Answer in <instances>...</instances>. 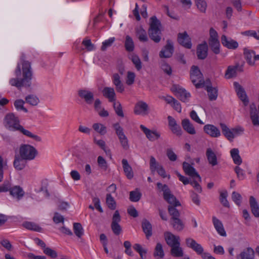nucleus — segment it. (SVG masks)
Instances as JSON below:
<instances>
[{
	"label": "nucleus",
	"instance_id": "1",
	"mask_svg": "<svg viewBox=\"0 0 259 259\" xmlns=\"http://www.w3.org/2000/svg\"><path fill=\"white\" fill-rule=\"evenodd\" d=\"M25 56L22 55L20 60L22 68L20 64H18L15 70V77L12 78L9 80V83L20 90L22 88H29L31 85L33 77L32 69L31 63L25 60Z\"/></svg>",
	"mask_w": 259,
	"mask_h": 259
},
{
	"label": "nucleus",
	"instance_id": "2",
	"mask_svg": "<svg viewBox=\"0 0 259 259\" xmlns=\"http://www.w3.org/2000/svg\"><path fill=\"white\" fill-rule=\"evenodd\" d=\"M4 124L6 128L13 131H19L24 135L33 139L36 142H41L40 137L35 135L30 131L25 130L20 125L18 117L13 113L7 114L4 118Z\"/></svg>",
	"mask_w": 259,
	"mask_h": 259
},
{
	"label": "nucleus",
	"instance_id": "3",
	"mask_svg": "<svg viewBox=\"0 0 259 259\" xmlns=\"http://www.w3.org/2000/svg\"><path fill=\"white\" fill-rule=\"evenodd\" d=\"M161 24L160 21L155 16L150 19V27L148 32L149 37L154 42L158 43L161 40V31L160 29Z\"/></svg>",
	"mask_w": 259,
	"mask_h": 259
},
{
	"label": "nucleus",
	"instance_id": "4",
	"mask_svg": "<svg viewBox=\"0 0 259 259\" xmlns=\"http://www.w3.org/2000/svg\"><path fill=\"white\" fill-rule=\"evenodd\" d=\"M19 155L26 161L33 160L38 154L37 150L29 144H21L19 150Z\"/></svg>",
	"mask_w": 259,
	"mask_h": 259
},
{
	"label": "nucleus",
	"instance_id": "5",
	"mask_svg": "<svg viewBox=\"0 0 259 259\" xmlns=\"http://www.w3.org/2000/svg\"><path fill=\"white\" fill-rule=\"evenodd\" d=\"M190 78L192 83L196 88H200L204 86L203 74L197 66L193 65L190 70Z\"/></svg>",
	"mask_w": 259,
	"mask_h": 259
},
{
	"label": "nucleus",
	"instance_id": "6",
	"mask_svg": "<svg viewBox=\"0 0 259 259\" xmlns=\"http://www.w3.org/2000/svg\"><path fill=\"white\" fill-rule=\"evenodd\" d=\"M121 221V217L118 210H116L114 212L111 224V228L113 233L116 235H119L122 232L121 227L119 224Z\"/></svg>",
	"mask_w": 259,
	"mask_h": 259
},
{
	"label": "nucleus",
	"instance_id": "7",
	"mask_svg": "<svg viewBox=\"0 0 259 259\" xmlns=\"http://www.w3.org/2000/svg\"><path fill=\"white\" fill-rule=\"evenodd\" d=\"M174 51L173 42L170 39L166 40V44L159 52L161 58H168L172 56Z\"/></svg>",
	"mask_w": 259,
	"mask_h": 259
},
{
	"label": "nucleus",
	"instance_id": "8",
	"mask_svg": "<svg viewBox=\"0 0 259 259\" xmlns=\"http://www.w3.org/2000/svg\"><path fill=\"white\" fill-rule=\"evenodd\" d=\"M183 169L187 175L192 178L196 177L198 179L199 182L201 181V178L200 175L196 171L195 169L189 163L185 161L183 163Z\"/></svg>",
	"mask_w": 259,
	"mask_h": 259
},
{
	"label": "nucleus",
	"instance_id": "9",
	"mask_svg": "<svg viewBox=\"0 0 259 259\" xmlns=\"http://www.w3.org/2000/svg\"><path fill=\"white\" fill-rule=\"evenodd\" d=\"M178 41L182 46L187 49H191L192 44L191 38L186 31L183 33H179L178 34Z\"/></svg>",
	"mask_w": 259,
	"mask_h": 259
},
{
	"label": "nucleus",
	"instance_id": "10",
	"mask_svg": "<svg viewBox=\"0 0 259 259\" xmlns=\"http://www.w3.org/2000/svg\"><path fill=\"white\" fill-rule=\"evenodd\" d=\"M164 238L167 244L170 247L180 243V237L174 235L170 232L164 233Z\"/></svg>",
	"mask_w": 259,
	"mask_h": 259
},
{
	"label": "nucleus",
	"instance_id": "11",
	"mask_svg": "<svg viewBox=\"0 0 259 259\" xmlns=\"http://www.w3.org/2000/svg\"><path fill=\"white\" fill-rule=\"evenodd\" d=\"M235 88L236 92L237 95L240 100L243 102L244 105L246 106L249 103L248 99L246 96L245 92L242 86L238 82H235L234 83Z\"/></svg>",
	"mask_w": 259,
	"mask_h": 259
},
{
	"label": "nucleus",
	"instance_id": "12",
	"mask_svg": "<svg viewBox=\"0 0 259 259\" xmlns=\"http://www.w3.org/2000/svg\"><path fill=\"white\" fill-rule=\"evenodd\" d=\"M148 104L143 101L138 102L134 107V113L137 115H147L148 110Z\"/></svg>",
	"mask_w": 259,
	"mask_h": 259
},
{
	"label": "nucleus",
	"instance_id": "13",
	"mask_svg": "<svg viewBox=\"0 0 259 259\" xmlns=\"http://www.w3.org/2000/svg\"><path fill=\"white\" fill-rule=\"evenodd\" d=\"M197 56L198 59H205L208 54V45L206 41H203L201 44L198 46L196 51Z\"/></svg>",
	"mask_w": 259,
	"mask_h": 259
},
{
	"label": "nucleus",
	"instance_id": "14",
	"mask_svg": "<svg viewBox=\"0 0 259 259\" xmlns=\"http://www.w3.org/2000/svg\"><path fill=\"white\" fill-rule=\"evenodd\" d=\"M186 244L187 247L192 249L198 254H200L203 252V248L201 245L197 243L195 240L191 238L186 239Z\"/></svg>",
	"mask_w": 259,
	"mask_h": 259
},
{
	"label": "nucleus",
	"instance_id": "15",
	"mask_svg": "<svg viewBox=\"0 0 259 259\" xmlns=\"http://www.w3.org/2000/svg\"><path fill=\"white\" fill-rule=\"evenodd\" d=\"M172 91L175 93L177 97L182 102H186L190 97V94L187 93L185 89L178 88L176 85L173 86Z\"/></svg>",
	"mask_w": 259,
	"mask_h": 259
},
{
	"label": "nucleus",
	"instance_id": "16",
	"mask_svg": "<svg viewBox=\"0 0 259 259\" xmlns=\"http://www.w3.org/2000/svg\"><path fill=\"white\" fill-rule=\"evenodd\" d=\"M167 119L168 125L172 133L178 136H181L182 131L180 125L177 124L176 120L170 116H168Z\"/></svg>",
	"mask_w": 259,
	"mask_h": 259
},
{
	"label": "nucleus",
	"instance_id": "17",
	"mask_svg": "<svg viewBox=\"0 0 259 259\" xmlns=\"http://www.w3.org/2000/svg\"><path fill=\"white\" fill-rule=\"evenodd\" d=\"M140 128L145 134L146 137L151 141L157 140L160 136V134L156 131H151L143 125H141Z\"/></svg>",
	"mask_w": 259,
	"mask_h": 259
},
{
	"label": "nucleus",
	"instance_id": "18",
	"mask_svg": "<svg viewBox=\"0 0 259 259\" xmlns=\"http://www.w3.org/2000/svg\"><path fill=\"white\" fill-rule=\"evenodd\" d=\"M204 131L211 137L217 138L220 136L221 133L218 127L212 124H206L203 127Z\"/></svg>",
	"mask_w": 259,
	"mask_h": 259
},
{
	"label": "nucleus",
	"instance_id": "19",
	"mask_svg": "<svg viewBox=\"0 0 259 259\" xmlns=\"http://www.w3.org/2000/svg\"><path fill=\"white\" fill-rule=\"evenodd\" d=\"M222 45L229 49L235 50L238 47V43L232 39H228L225 35L221 36Z\"/></svg>",
	"mask_w": 259,
	"mask_h": 259
},
{
	"label": "nucleus",
	"instance_id": "20",
	"mask_svg": "<svg viewBox=\"0 0 259 259\" xmlns=\"http://www.w3.org/2000/svg\"><path fill=\"white\" fill-rule=\"evenodd\" d=\"M250 116L254 126H259V116L254 104L250 105Z\"/></svg>",
	"mask_w": 259,
	"mask_h": 259
},
{
	"label": "nucleus",
	"instance_id": "21",
	"mask_svg": "<svg viewBox=\"0 0 259 259\" xmlns=\"http://www.w3.org/2000/svg\"><path fill=\"white\" fill-rule=\"evenodd\" d=\"M10 194L13 197H16L18 199H21L24 195V192L22 188L19 186H15L13 187L10 183V188L9 190Z\"/></svg>",
	"mask_w": 259,
	"mask_h": 259
},
{
	"label": "nucleus",
	"instance_id": "22",
	"mask_svg": "<svg viewBox=\"0 0 259 259\" xmlns=\"http://www.w3.org/2000/svg\"><path fill=\"white\" fill-rule=\"evenodd\" d=\"M25 161L20 155H16L13 162L14 168L18 170L23 169L25 166Z\"/></svg>",
	"mask_w": 259,
	"mask_h": 259
},
{
	"label": "nucleus",
	"instance_id": "23",
	"mask_svg": "<svg viewBox=\"0 0 259 259\" xmlns=\"http://www.w3.org/2000/svg\"><path fill=\"white\" fill-rule=\"evenodd\" d=\"M103 96L109 100V102H114L115 101V93L114 90L112 88L105 87L103 89Z\"/></svg>",
	"mask_w": 259,
	"mask_h": 259
},
{
	"label": "nucleus",
	"instance_id": "24",
	"mask_svg": "<svg viewBox=\"0 0 259 259\" xmlns=\"http://www.w3.org/2000/svg\"><path fill=\"white\" fill-rule=\"evenodd\" d=\"M182 126L183 129L189 134L194 135L196 134V131L193 125L188 119L186 118L182 120Z\"/></svg>",
	"mask_w": 259,
	"mask_h": 259
},
{
	"label": "nucleus",
	"instance_id": "25",
	"mask_svg": "<svg viewBox=\"0 0 259 259\" xmlns=\"http://www.w3.org/2000/svg\"><path fill=\"white\" fill-rule=\"evenodd\" d=\"M142 227L143 232L145 234L147 239H149L152 235V228L150 223L147 220H143L142 223Z\"/></svg>",
	"mask_w": 259,
	"mask_h": 259
},
{
	"label": "nucleus",
	"instance_id": "26",
	"mask_svg": "<svg viewBox=\"0 0 259 259\" xmlns=\"http://www.w3.org/2000/svg\"><path fill=\"white\" fill-rule=\"evenodd\" d=\"M170 223L174 229L178 232L182 231L185 227L184 223L180 218L170 219Z\"/></svg>",
	"mask_w": 259,
	"mask_h": 259
},
{
	"label": "nucleus",
	"instance_id": "27",
	"mask_svg": "<svg viewBox=\"0 0 259 259\" xmlns=\"http://www.w3.org/2000/svg\"><path fill=\"white\" fill-rule=\"evenodd\" d=\"M122 164L123 171L126 177L128 179H132L134 177V172L133 171L132 168L128 164L127 160L125 159H123L122 160Z\"/></svg>",
	"mask_w": 259,
	"mask_h": 259
},
{
	"label": "nucleus",
	"instance_id": "28",
	"mask_svg": "<svg viewBox=\"0 0 259 259\" xmlns=\"http://www.w3.org/2000/svg\"><path fill=\"white\" fill-rule=\"evenodd\" d=\"M205 90L208 93L209 100H215L218 95V90L217 88L212 87L210 85H205Z\"/></svg>",
	"mask_w": 259,
	"mask_h": 259
},
{
	"label": "nucleus",
	"instance_id": "29",
	"mask_svg": "<svg viewBox=\"0 0 259 259\" xmlns=\"http://www.w3.org/2000/svg\"><path fill=\"white\" fill-rule=\"evenodd\" d=\"M249 204L252 214L255 217H259V206L255 199L252 196L249 198Z\"/></svg>",
	"mask_w": 259,
	"mask_h": 259
},
{
	"label": "nucleus",
	"instance_id": "30",
	"mask_svg": "<svg viewBox=\"0 0 259 259\" xmlns=\"http://www.w3.org/2000/svg\"><path fill=\"white\" fill-rule=\"evenodd\" d=\"M206 156L210 164L214 166L218 164L217 156L211 148L207 149Z\"/></svg>",
	"mask_w": 259,
	"mask_h": 259
},
{
	"label": "nucleus",
	"instance_id": "31",
	"mask_svg": "<svg viewBox=\"0 0 259 259\" xmlns=\"http://www.w3.org/2000/svg\"><path fill=\"white\" fill-rule=\"evenodd\" d=\"M82 98L88 105H91L94 100V93L90 91L82 90Z\"/></svg>",
	"mask_w": 259,
	"mask_h": 259
},
{
	"label": "nucleus",
	"instance_id": "32",
	"mask_svg": "<svg viewBox=\"0 0 259 259\" xmlns=\"http://www.w3.org/2000/svg\"><path fill=\"white\" fill-rule=\"evenodd\" d=\"M214 226L218 233L222 236H226V233L222 222L215 217L212 218Z\"/></svg>",
	"mask_w": 259,
	"mask_h": 259
},
{
	"label": "nucleus",
	"instance_id": "33",
	"mask_svg": "<svg viewBox=\"0 0 259 259\" xmlns=\"http://www.w3.org/2000/svg\"><path fill=\"white\" fill-rule=\"evenodd\" d=\"M243 54L247 62L250 65H254L255 62L253 59H252V57H253L254 58V52L247 48H244L243 49Z\"/></svg>",
	"mask_w": 259,
	"mask_h": 259
},
{
	"label": "nucleus",
	"instance_id": "34",
	"mask_svg": "<svg viewBox=\"0 0 259 259\" xmlns=\"http://www.w3.org/2000/svg\"><path fill=\"white\" fill-rule=\"evenodd\" d=\"M136 34L140 41L146 42L148 40L146 31L141 26L136 28Z\"/></svg>",
	"mask_w": 259,
	"mask_h": 259
},
{
	"label": "nucleus",
	"instance_id": "35",
	"mask_svg": "<svg viewBox=\"0 0 259 259\" xmlns=\"http://www.w3.org/2000/svg\"><path fill=\"white\" fill-rule=\"evenodd\" d=\"M170 254L176 257L183 256L184 252L182 248L180 246V243L171 247Z\"/></svg>",
	"mask_w": 259,
	"mask_h": 259
},
{
	"label": "nucleus",
	"instance_id": "36",
	"mask_svg": "<svg viewBox=\"0 0 259 259\" xmlns=\"http://www.w3.org/2000/svg\"><path fill=\"white\" fill-rule=\"evenodd\" d=\"M220 126L224 136L227 138L228 140L232 141L234 138V135L233 132L231 131L224 123H221Z\"/></svg>",
	"mask_w": 259,
	"mask_h": 259
},
{
	"label": "nucleus",
	"instance_id": "37",
	"mask_svg": "<svg viewBox=\"0 0 259 259\" xmlns=\"http://www.w3.org/2000/svg\"><path fill=\"white\" fill-rule=\"evenodd\" d=\"M163 198L170 204L169 206H178L181 205L179 201L171 193L168 194L166 196H163Z\"/></svg>",
	"mask_w": 259,
	"mask_h": 259
},
{
	"label": "nucleus",
	"instance_id": "38",
	"mask_svg": "<svg viewBox=\"0 0 259 259\" xmlns=\"http://www.w3.org/2000/svg\"><path fill=\"white\" fill-rule=\"evenodd\" d=\"M240 256L241 259H254V252L251 247H248L240 254Z\"/></svg>",
	"mask_w": 259,
	"mask_h": 259
},
{
	"label": "nucleus",
	"instance_id": "39",
	"mask_svg": "<svg viewBox=\"0 0 259 259\" xmlns=\"http://www.w3.org/2000/svg\"><path fill=\"white\" fill-rule=\"evenodd\" d=\"M230 154L233 158L234 162L237 165L242 163V159L239 154V150L237 148H233L230 151Z\"/></svg>",
	"mask_w": 259,
	"mask_h": 259
},
{
	"label": "nucleus",
	"instance_id": "40",
	"mask_svg": "<svg viewBox=\"0 0 259 259\" xmlns=\"http://www.w3.org/2000/svg\"><path fill=\"white\" fill-rule=\"evenodd\" d=\"M23 226L25 228L30 230L38 232H40L42 231V228L33 222H25L23 224Z\"/></svg>",
	"mask_w": 259,
	"mask_h": 259
},
{
	"label": "nucleus",
	"instance_id": "41",
	"mask_svg": "<svg viewBox=\"0 0 259 259\" xmlns=\"http://www.w3.org/2000/svg\"><path fill=\"white\" fill-rule=\"evenodd\" d=\"M115 128L116 134L118 137L119 142L126 138L123 132V129L121 127L118 123H116L113 125Z\"/></svg>",
	"mask_w": 259,
	"mask_h": 259
},
{
	"label": "nucleus",
	"instance_id": "42",
	"mask_svg": "<svg viewBox=\"0 0 259 259\" xmlns=\"http://www.w3.org/2000/svg\"><path fill=\"white\" fill-rule=\"evenodd\" d=\"M25 102L32 106H35L39 102V98L34 95H29L27 96L25 98Z\"/></svg>",
	"mask_w": 259,
	"mask_h": 259
},
{
	"label": "nucleus",
	"instance_id": "43",
	"mask_svg": "<svg viewBox=\"0 0 259 259\" xmlns=\"http://www.w3.org/2000/svg\"><path fill=\"white\" fill-rule=\"evenodd\" d=\"M238 66V65L228 66L225 74V77L227 79H230L236 76Z\"/></svg>",
	"mask_w": 259,
	"mask_h": 259
},
{
	"label": "nucleus",
	"instance_id": "44",
	"mask_svg": "<svg viewBox=\"0 0 259 259\" xmlns=\"http://www.w3.org/2000/svg\"><path fill=\"white\" fill-rule=\"evenodd\" d=\"M124 47L127 52H131L134 50L135 46L133 40L129 35L126 36Z\"/></svg>",
	"mask_w": 259,
	"mask_h": 259
},
{
	"label": "nucleus",
	"instance_id": "45",
	"mask_svg": "<svg viewBox=\"0 0 259 259\" xmlns=\"http://www.w3.org/2000/svg\"><path fill=\"white\" fill-rule=\"evenodd\" d=\"M106 202L109 209L115 210L116 207V203L110 193L107 194Z\"/></svg>",
	"mask_w": 259,
	"mask_h": 259
},
{
	"label": "nucleus",
	"instance_id": "46",
	"mask_svg": "<svg viewBox=\"0 0 259 259\" xmlns=\"http://www.w3.org/2000/svg\"><path fill=\"white\" fill-rule=\"evenodd\" d=\"M153 255L155 257L158 256L160 258H163L164 253L162 245L160 243H157L154 249Z\"/></svg>",
	"mask_w": 259,
	"mask_h": 259
},
{
	"label": "nucleus",
	"instance_id": "47",
	"mask_svg": "<svg viewBox=\"0 0 259 259\" xmlns=\"http://www.w3.org/2000/svg\"><path fill=\"white\" fill-rule=\"evenodd\" d=\"M208 44L211 50L215 54H219L220 53V44L219 40L209 41Z\"/></svg>",
	"mask_w": 259,
	"mask_h": 259
},
{
	"label": "nucleus",
	"instance_id": "48",
	"mask_svg": "<svg viewBox=\"0 0 259 259\" xmlns=\"http://www.w3.org/2000/svg\"><path fill=\"white\" fill-rule=\"evenodd\" d=\"M25 103V101H24L22 99H17L15 101L14 103V105L18 111H23L25 113L28 112V110L24 107V104Z\"/></svg>",
	"mask_w": 259,
	"mask_h": 259
},
{
	"label": "nucleus",
	"instance_id": "49",
	"mask_svg": "<svg viewBox=\"0 0 259 259\" xmlns=\"http://www.w3.org/2000/svg\"><path fill=\"white\" fill-rule=\"evenodd\" d=\"M134 249L136 250L140 254L142 259H146L147 250L142 248V246L138 243L135 244L133 246Z\"/></svg>",
	"mask_w": 259,
	"mask_h": 259
},
{
	"label": "nucleus",
	"instance_id": "50",
	"mask_svg": "<svg viewBox=\"0 0 259 259\" xmlns=\"http://www.w3.org/2000/svg\"><path fill=\"white\" fill-rule=\"evenodd\" d=\"M131 60L135 65L136 68L139 71L140 70L142 66V62L139 57L135 54H132L131 56Z\"/></svg>",
	"mask_w": 259,
	"mask_h": 259
},
{
	"label": "nucleus",
	"instance_id": "51",
	"mask_svg": "<svg viewBox=\"0 0 259 259\" xmlns=\"http://www.w3.org/2000/svg\"><path fill=\"white\" fill-rule=\"evenodd\" d=\"M228 192L227 191L220 192V200L222 205L226 207H230V204L227 199Z\"/></svg>",
	"mask_w": 259,
	"mask_h": 259
},
{
	"label": "nucleus",
	"instance_id": "52",
	"mask_svg": "<svg viewBox=\"0 0 259 259\" xmlns=\"http://www.w3.org/2000/svg\"><path fill=\"white\" fill-rule=\"evenodd\" d=\"M141 196H142L141 193L137 189L135 191L130 192V199L131 201L137 202L140 199Z\"/></svg>",
	"mask_w": 259,
	"mask_h": 259
},
{
	"label": "nucleus",
	"instance_id": "53",
	"mask_svg": "<svg viewBox=\"0 0 259 259\" xmlns=\"http://www.w3.org/2000/svg\"><path fill=\"white\" fill-rule=\"evenodd\" d=\"M93 127L95 131L101 135H103L106 133V127L102 124L98 123H94L93 125Z\"/></svg>",
	"mask_w": 259,
	"mask_h": 259
},
{
	"label": "nucleus",
	"instance_id": "54",
	"mask_svg": "<svg viewBox=\"0 0 259 259\" xmlns=\"http://www.w3.org/2000/svg\"><path fill=\"white\" fill-rule=\"evenodd\" d=\"M113 108L116 114L121 117H124V114L122 110L121 105L119 102H114Z\"/></svg>",
	"mask_w": 259,
	"mask_h": 259
},
{
	"label": "nucleus",
	"instance_id": "55",
	"mask_svg": "<svg viewBox=\"0 0 259 259\" xmlns=\"http://www.w3.org/2000/svg\"><path fill=\"white\" fill-rule=\"evenodd\" d=\"M195 3L199 11L205 13L207 8L206 2L204 0H195Z\"/></svg>",
	"mask_w": 259,
	"mask_h": 259
},
{
	"label": "nucleus",
	"instance_id": "56",
	"mask_svg": "<svg viewBox=\"0 0 259 259\" xmlns=\"http://www.w3.org/2000/svg\"><path fill=\"white\" fill-rule=\"evenodd\" d=\"M176 206H168V211L171 217L170 219H174L180 218V213L177 209L176 208Z\"/></svg>",
	"mask_w": 259,
	"mask_h": 259
},
{
	"label": "nucleus",
	"instance_id": "57",
	"mask_svg": "<svg viewBox=\"0 0 259 259\" xmlns=\"http://www.w3.org/2000/svg\"><path fill=\"white\" fill-rule=\"evenodd\" d=\"M82 44L83 45L87 51H92L95 49V45L92 43L91 40L90 39H84L82 41Z\"/></svg>",
	"mask_w": 259,
	"mask_h": 259
},
{
	"label": "nucleus",
	"instance_id": "58",
	"mask_svg": "<svg viewBox=\"0 0 259 259\" xmlns=\"http://www.w3.org/2000/svg\"><path fill=\"white\" fill-rule=\"evenodd\" d=\"M97 162L99 166L102 170L106 171L108 168V164L106 160L101 156L98 157Z\"/></svg>",
	"mask_w": 259,
	"mask_h": 259
},
{
	"label": "nucleus",
	"instance_id": "59",
	"mask_svg": "<svg viewBox=\"0 0 259 259\" xmlns=\"http://www.w3.org/2000/svg\"><path fill=\"white\" fill-rule=\"evenodd\" d=\"M160 164L157 162L156 159L153 156H151L150 160V168L152 174H154L156 169Z\"/></svg>",
	"mask_w": 259,
	"mask_h": 259
},
{
	"label": "nucleus",
	"instance_id": "60",
	"mask_svg": "<svg viewBox=\"0 0 259 259\" xmlns=\"http://www.w3.org/2000/svg\"><path fill=\"white\" fill-rule=\"evenodd\" d=\"M232 199L238 206L241 205L242 197L239 193L235 191L233 192L232 193Z\"/></svg>",
	"mask_w": 259,
	"mask_h": 259
},
{
	"label": "nucleus",
	"instance_id": "61",
	"mask_svg": "<svg viewBox=\"0 0 259 259\" xmlns=\"http://www.w3.org/2000/svg\"><path fill=\"white\" fill-rule=\"evenodd\" d=\"M115 39V37H111L108 40H106L105 41L103 42L101 50L102 51H105L107 48L111 46V45L114 42Z\"/></svg>",
	"mask_w": 259,
	"mask_h": 259
},
{
	"label": "nucleus",
	"instance_id": "62",
	"mask_svg": "<svg viewBox=\"0 0 259 259\" xmlns=\"http://www.w3.org/2000/svg\"><path fill=\"white\" fill-rule=\"evenodd\" d=\"M44 252L46 255L50 256L53 258H55L57 256V252L49 247H46L44 249Z\"/></svg>",
	"mask_w": 259,
	"mask_h": 259
},
{
	"label": "nucleus",
	"instance_id": "63",
	"mask_svg": "<svg viewBox=\"0 0 259 259\" xmlns=\"http://www.w3.org/2000/svg\"><path fill=\"white\" fill-rule=\"evenodd\" d=\"M161 69L165 73L168 75H171L172 74V69L169 65L165 62H163L161 65Z\"/></svg>",
	"mask_w": 259,
	"mask_h": 259
},
{
	"label": "nucleus",
	"instance_id": "64",
	"mask_svg": "<svg viewBox=\"0 0 259 259\" xmlns=\"http://www.w3.org/2000/svg\"><path fill=\"white\" fill-rule=\"evenodd\" d=\"M166 155L169 160L171 161H175L177 159V156L170 148L166 150Z\"/></svg>",
	"mask_w": 259,
	"mask_h": 259
}]
</instances>
